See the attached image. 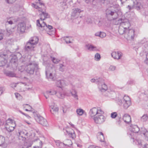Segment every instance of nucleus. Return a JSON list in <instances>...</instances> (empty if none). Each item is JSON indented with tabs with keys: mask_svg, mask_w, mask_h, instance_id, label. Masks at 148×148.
I'll use <instances>...</instances> for the list:
<instances>
[{
	"mask_svg": "<svg viewBox=\"0 0 148 148\" xmlns=\"http://www.w3.org/2000/svg\"><path fill=\"white\" fill-rule=\"evenodd\" d=\"M60 4H61V5H66V3L64 2H61L60 3Z\"/></svg>",
	"mask_w": 148,
	"mask_h": 148,
	"instance_id": "338daca9",
	"label": "nucleus"
},
{
	"mask_svg": "<svg viewBox=\"0 0 148 148\" xmlns=\"http://www.w3.org/2000/svg\"><path fill=\"white\" fill-rule=\"evenodd\" d=\"M145 63L148 65V53H147L146 56V59L144 61Z\"/></svg>",
	"mask_w": 148,
	"mask_h": 148,
	"instance_id": "603ef678",
	"label": "nucleus"
},
{
	"mask_svg": "<svg viewBox=\"0 0 148 148\" xmlns=\"http://www.w3.org/2000/svg\"><path fill=\"white\" fill-rule=\"evenodd\" d=\"M73 12L72 13L71 15L72 16L75 17L76 15L80 13L82 11L78 8H75L73 10Z\"/></svg>",
	"mask_w": 148,
	"mask_h": 148,
	"instance_id": "5701e85b",
	"label": "nucleus"
},
{
	"mask_svg": "<svg viewBox=\"0 0 148 148\" xmlns=\"http://www.w3.org/2000/svg\"><path fill=\"white\" fill-rule=\"evenodd\" d=\"M5 90V88L3 87L0 88V95H1Z\"/></svg>",
	"mask_w": 148,
	"mask_h": 148,
	"instance_id": "864d4df0",
	"label": "nucleus"
},
{
	"mask_svg": "<svg viewBox=\"0 0 148 148\" xmlns=\"http://www.w3.org/2000/svg\"><path fill=\"white\" fill-rule=\"evenodd\" d=\"M56 145L58 146L60 148H61V145H60V142L59 141H58V142H56Z\"/></svg>",
	"mask_w": 148,
	"mask_h": 148,
	"instance_id": "052dcab7",
	"label": "nucleus"
},
{
	"mask_svg": "<svg viewBox=\"0 0 148 148\" xmlns=\"http://www.w3.org/2000/svg\"><path fill=\"white\" fill-rule=\"evenodd\" d=\"M135 82L133 80L131 79L128 81L127 84H132L134 83Z\"/></svg>",
	"mask_w": 148,
	"mask_h": 148,
	"instance_id": "8fccbe9b",
	"label": "nucleus"
},
{
	"mask_svg": "<svg viewBox=\"0 0 148 148\" xmlns=\"http://www.w3.org/2000/svg\"><path fill=\"white\" fill-rule=\"evenodd\" d=\"M16 0H6L7 2L8 3L12 4L14 3Z\"/></svg>",
	"mask_w": 148,
	"mask_h": 148,
	"instance_id": "3c124183",
	"label": "nucleus"
},
{
	"mask_svg": "<svg viewBox=\"0 0 148 148\" xmlns=\"http://www.w3.org/2000/svg\"><path fill=\"white\" fill-rule=\"evenodd\" d=\"M17 61V58L16 56H12L10 58V62L12 64H15Z\"/></svg>",
	"mask_w": 148,
	"mask_h": 148,
	"instance_id": "c756f323",
	"label": "nucleus"
},
{
	"mask_svg": "<svg viewBox=\"0 0 148 148\" xmlns=\"http://www.w3.org/2000/svg\"><path fill=\"white\" fill-rule=\"evenodd\" d=\"M51 110L50 112L53 115H55L58 112L59 110L58 108L57 107L55 104L53 103L50 106Z\"/></svg>",
	"mask_w": 148,
	"mask_h": 148,
	"instance_id": "a211bd4d",
	"label": "nucleus"
},
{
	"mask_svg": "<svg viewBox=\"0 0 148 148\" xmlns=\"http://www.w3.org/2000/svg\"><path fill=\"white\" fill-rule=\"evenodd\" d=\"M37 143L38 144L37 146H35L33 148H42V141L39 139H37L36 140Z\"/></svg>",
	"mask_w": 148,
	"mask_h": 148,
	"instance_id": "393cba45",
	"label": "nucleus"
},
{
	"mask_svg": "<svg viewBox=\"0 0 148 148\" xmlns=\"http://www.w3.org/2000/svg\"><path fill=\"white\" fill-rule=\"evenodd\" d=\"M103 81V79L101 78H99V79H91V81L92 82H96V83H97L98 84V83L101 81Z\"/></svg>",
	"mask_w": 148,
	"mask_h": 148,
	"instance_id": "72a5a7b5",
	"label": "nucleus"
},
{
	"mask_svg": "<svg viewBox=\"0 0 148 148\" xmlns=\"http://www.w3.org/2000/svg\"><path fill=\"white\" fill-rule=\"evenodd\" d=\"M44 20H38L36 21L37 26L39 27L44 28V29L47 30L48 29L49 30H51L53 28V27L49 25H47L46 23L43 21Z\"/></svg>",
	"mask_w": 148,
	"mask_h": 148,
	"instance_id": "39448f33",
	"label": "nucleus"
},
{
	"mask_svg": "<svg viewBox=\"0 0 148 148\" xmlns=\"http://www.w3.org/2000/svg\"><path fill=\"white\" fill-rule=\"evenodd\" d=\"M64 40L66 43H71V42L69 38L68 37H65Z\"/></svg>",
	"mask_w": 148,
	"mask_h": 148,
	"instance_id": "c03bdc74",
	"label": "nucleus"
},
{
	"mask_svg": "<svg viewBox=\"0 0 148 148\" xmlns=\"http://www.w3.org/2000/svg\"><path fill=\"white\" fill-rule=\"evenodd\" d=\"M66 95V93L62 89L57 90L56 96L59 98L63 99Z\"/></svg>",
	"mask_w": 148,
	"mask_h": 148,
	"instance_id": "2eb2a0df",
	"label": "nucleus"
},
{
	"mask_svg": "<svg viewBox=\"0 0 148 148\" xmlns=\"http://www.w3.org/2000/svg\"><path fill=\"white\" fill-rule=\"evenodd\" d=\"M100 113L96 116L93 118L95 122L97 124H101L103 123L105 120V118L103 115L104 112L103 111H101Z\"/></svg>",
	"mask_w": 148,
	"mask_h": 148,
	"instance_id": "7ed1b4c3",
	"label": "nucleus"
},
{
	"mask_svg": "<svg viewBox=\"0 0 148 148\" xmlns=\"http://www.w3.org/2000/svg\"><path fill=\"white\" fill-rule=\"evenodd\" d=\"M46 92L47 94H49L50 95H56L57 91H56V90H52L50 91H47Z\"/></svg>",
	"mask_w": 148,
	"mask_h": 148,
	"instance_id": "f704fd0d",
	"label": "nucleus"
},
{
	"mask_svg": "<svg viewBox=\"0 0 148 148\" xmlns=\"http://www.w3.org/2000/svg\"><path fill=\"white\" fill-rule=\"evenodd\" d=\"M85 47L88 50L90 51H98V49L96 47L92 45L88 44L86 45Z\"/></svg>",
	"mask_w": 148,
	"mask_h": 148,
	"instance_id": "aec40b11",
	"label": "nucleus"
},
{
	"mask_svg": "<svg viewBox=\"0 0 148 148\" xmlns=\"http://www.w3.org/2000/svg\"><path fill=\"white\" fill-rule=\"evenodd\" d=\"M123 108L127 109L131 105V100L130 98L128 96L125 95L123 98Z\"/></svg>",
	"mask_w": 148,
	"mask_h": 148,
	"instance_id": "0eeeda50",
	"label": "nucleus"
},
{
	"mask_svg": "<svg viewBox=\"0 0 148 148\" xmlns=\"http://www.w3.org/2000/svg\"><path fill=\"white\" fill-rule=\"evenodd\" d=\"M21 6L19 5H16L13 8L14 11L16 12L20 10V9L21 8Z\"/></svg>",
	"mask_w": 148,
	"mask_h": 148,
	"instance_id": "58836bf2",
	"label": "nucleus"
},
{
	"mask_svg": "<svg viewBox=\"0 0 148 148\" xmlns=\"http://www.w3.org/2000/svg\"><path fill=\"white\" fill-rule=\"evenodd\" d=\"M95 146L93 145H90L88 147V148H95Z\"/></svg>",
	"mask_w": 148,
	"mask_h": 148,
	"instance_id": "774afa93",
	"label": "nucleus"
},
{
	"mask_svg": "<svg viewBox=\"0 0 148 148\" xmlns=\"http://www.w3.org/2000/svg\"><path fill=\"white\" fill-rule=\"evenodd\" d=\"M28 135V132L25 130H22L17 133V135L18 136L19 138L20 139L21 138H23V140L25 139L26 138H27Z\"/></svg>",
	"mask_w": 148,
	"mask_h": 148,
	"instance_id": "9d476101",
	"label": "nucleus"
},
{
	"mask_svg": "<svg viewBox=\"0 0 148 148\" xmlns=\"http://www.w3.org/2000/svg\"><path fill=\"white\" fill-rule=\"evenodd\" d=\"M106 36V34L105 33L100 32V37L101 38H103L105 37Z\"/></svg>",
	"mask_w": 148,
	"mask_h": 148,
	"instance_id": "09e8293b",
	"label": "nucleus"
},
{
	"mask_svg": "<svg viewBox=\"0 0 148 148\" xmlns=\"http://www.w3.org/2000/svg\"><path fill=\"white\" fill-rule=\"evenodd\" d=\"M33 5V7L34 8L37 9H38L39 12H41V13L40 14V20H44L46 18L49 17V15L47 13L45 12L43 10L42 8H41L35 4H34Z\"/></svg>",
	"mask_w": 148,
	"mask_h": 148,
	"instance_id": "20e7f679",
	"label": "nucleus"
},
{
	"mask_svg": "<svg viewBox=\"0 0 148 148\" xmlns=\"http://www.w3.org/2000/svg\"><path fill=\"white\" fill-rule=\"evenodd\" d=\"M76 112L78 115L81 116L83 114L84 111L82 109L80 108L77 110Z\"/></svg>",
	"mask_w": 148,
	"mask_h": 148,
	"instance_id": "e433bc0d",
	"label": "nucleus"
},
{
	"mask_svg": "<svg viewBox=\"0 0 148 148\" xmlns=\"http://www.w3.org/2000/svg\"><path fill=\"white\" fill-rule=\"evenodd\" d=\"M100 32H98L96 33L95 34V35L96 36H100Z\"/></svg>",
	"mask_w": 148,
	"mask_h": 148,
	"instance_id": "0e129e2a",
	"label": "nucleus"
},
{
	"mask_svg": "<svg viewBox=\"0 0 148 148\" xmlns=\"http://www.w3.org/2000/svg\"><path fill=\"white\" fill-rule=\"evenodd\" d=\"M132 132L134 133H137L139 130V129L136 125H133L130 126Z\"/></svg>",
	"mask_w": 148,
	"mask_h": 148,
	"instance_id": "4be33fe9",
	"label": "nucleus"
},
{
	"mask_svg": "<svg viewBox=\"0 0 148 148\" xmlns=\"http://www.w3.org/2000/svg\"><path fill=\"white\" fill-rule=\"evenodd\" d=\"M5 75L10 77H16V74L13 72L11 71H7L5 73Z\"/></svg>",
	"mask_w": 148,
	"mask_h": 148,
	"instance_id": "cd10ccee",
	"label": "nucleus"
},
{
	"mask_svg": "<svg viewBox=\"0 0 148 148\" xmlns=\"http://www.w3.org/2000/svg\"><path fill=\"white\" fill-rule=\"evenodd\" d=\"M60 145H61V147H63L64 145H65L64 141L63 143L60 142Z\"/></svg>",
	"mask_w": 148,
	"mask_h": 148,
	"instance_id": "680f3d73",
	"label": "nucleus"
},
{
	"mask_svg": "<svg viewBox=\"0 0 148 148\" xmlns=\"http://www.w3.org/2000/svg\"><path fill=\"white\" fill-rule=\"evenodd\" d=\"M65 145L70 147L72 145V143L71 140L69 139H66L64 141Z\"/></svg>",
	"mask_w": 148,
	"mask_h": 148,
	"instance_id": "bb28decb",
	"label": "nucleus"
},
{
	"mask_svg": "<svg viewBox=\"0 0 148 148\" xmlns=\"http://www.w3.org/2000/svg\"><path fill=\"white\" fill-rule=\"evenodd\" d=\"M140 3H137V5L136 7L137 10H140V9L141 7L140 6Z\"/></svg>",
	"mask_w": 148,
	"mask_h": 148,
	"instance_id": "4d7b16f0",
	"label": "nucleus"
},
{
	"mask_svg": "<svg viewBox=\"0 0 148 148\" xmlns=\"http://www.w3.org/2000/svg\"><path fill=\"white\" fill-rule=\"evenodd\" d=\"M71 93L72 96L75 99L77 100H78V98L77 95V92L75 90H73L71 92Z\"/></svg>",
	"mask_w": 148,
	"mask_h": 148,
	"instance_id": "7c9ffc66",
	"label": "nucleus"
},
{
	"mask_svg": "<svg viewBox=\"0 0 148 148\" xmlns=\"http://www.w3.org/2000/svg\"><path fill=\"white\" fill-rule=\"evenodd\" d=\"M117 10H113L112 8L110 9H107L106 10V14L107 17L111 16H112L114 15L115 16L114 17V18H115L118 17V14L117 13Z\"/></svg>",
	"mask_w": 148,
	"mask_h": 148,
	"instance_id": "1a4fd4ad",
	"label": "nucleus"
},
{
	"mask_svg": "<svg viewBox=\"0 0 148 148\" xmlns=\"http://www.w3.org/2000/svg\"><path fill=\"white\" fill-rule=\"evenodd\" d=\"M86 22L88 24L91 23L92 22L91 19L89 18H87L86 20Z\"/></svg>",
	"mask_w": 148,
	"mask_h": 148,
	"instance_id": "6e6d98bb",
	"label": "nucleus"
},
{
	"mask_svg": "<svg viewBox=\"0 0 148 148\" xmlns=\"http://www.w3.org/2000/svg\"><path fill=\"white\" fill-rule=\"evenodd\" d=\"M51 58V60L53 61V62L55 63V64H57L60 61V60L57 59H56L55 58Z\"/></svg>",
	"mask_w": 148,
	"mask_h": 148,
	"instance_id": "79ce46f5",
	"label": "nucleus"
},
{
	"mask_svg": "<svg viewBox=\"0 0 148 148\" xmlns=\"http://www.w3.org/2000/svg\"><path fill=\"white\" fill-rule=\"evenodd\" d=\"M101 58V56L100 54L98 53H96L95 56V59L97 61H99Z\"/></svg>",
	"mask_w": 148,
	"mask_h": 148,
	"instance_id": "ea45409f",
	"label": "nucleus"
},
{
	"mask_svg": "<svg viewBox=\"0 0 148 148\" xmlns=\"http://www.w3.org/2000/svg\"><path fill=\"white\" fill-rule=\"evenodd\" d=\"M46 75L47 78L52 80L53 79V77L52 73H50L48 70L46 71Z\"/></svg>",
	"mask_w": 148,
	"mask_h": 148,
	"instance_id": "a878e982",
	"label": "nucleus"
},
{
	"mask_svg": "<svg viewBox=\"0 0 148 148\" xmlns=\"http://www.w3.org/2000/svg\"><path fill=\"white\" fill-rule=\"evenodd\" d=\"M117 102L118 104L120 106L121 105L122 103V101L121 99H119Z\"/></svg>",
	"mask_w": 148,
	"mask_h": 148,
	"instance_id": "13d9d810",
	"label": "nucleus"
},
{
	"mask_svg": "<svg viewBox=\"0 0 148 148\" xmlns=\"http://www.w3.org/2000/svg\"><path fill=\"white\" fill-rule=\"evenodd\" d=\"M98 136H99V138L101 142H104L105 141V139L104 137L103 134L102 132L99 133Z\"/></svg>",
	"mask_w": 148,
	"mask_h": 148,
	"instance_id": "2f4dec72",
	"label": "nucleus"
},
{
	"mask_svg": "<svg viewBox=\"0 0 148 148\" xmlns=\"http://www.w3.org/2000/svg\"><path fill=\"white\" fill-rule=\"evenodd\" d=\"M147 115H144L141 118V121H145L147 119Z\"/></svg>",
	"mask_w": 148,
	"mask_h": 148,
	"instance_id": "a18cd8bd",
	"label": "nucleus"
},
{
	"mask_svg": "<svg viewBox=\"0 0 148 148\" xmlns=\"http://www.w3.org/2000/svg\"><path fill=\"white\" fill-rule=\"evenodd\" d=\"M39 39L36 36L31 37L26 44L25 47V51L29 52L34 51V48L38 43Z\"/></svg>",
	"mask_w": 148,
	"mask_h": 148,
	"instance_id": "f257e3e1",
	"label": "nucleus"
},
{
	"mask_svg": "<svg viewBox=\"0 0 148 148\" xmlns=\"http://www.w3.org/2000/svg\"><path fill=\"white\" fill-rule=\"evenodd\" d=\"M69 136L73 139H74L76 137V135L74 131L71 129H68L65 130Z\"/></svg>",
	"mask_w": 148,
	"mask_h": 148,
	"instance_id": "6ab92c4d",
	"label": "nucleus"
},
{
	"mask_svg": "<svg viewBox=\"0 0 148 148\" xmlns=\"http://www.w3.org/2000/svg\"><path fill=\"white\" fill-rule=\"evenodd\" d=\"M24 64L26 65L25 70L26 72L30 74H34L38 69V64L34 63L28 62L27 61L24 62Z\"/></svg>",
	"mask_w": 148,
	"mask_h": 148,
	"instance_id": "f03ea898",
	"label": "nucleus"
},
{
	"mask_svg": "<svg viewBox=\"0 0 148 148\" xmlns=\"http://www.w3.org/2000/svg\"><path fill=\"white\" fill-rule=\"evenodd\" d=\"M123 120L125 122L127 123H129L131 121L130 116L127 114L124 115L123 117Z\"/></svg>",
	"mask_w": 148,
	"mask_h": 148,
	"instance_id": "412c9836",
	"label": "nucleus"
},
{
	"mask_svg": "<svg viewBox=\"0 0 148 148\" xmlns=\"http://www.w3.org/2000/svg\"><path fill=\"white\" fill-rule=\"evenodd\" d=\"M127 32L125 33V35H127V38L129 40L133 39L134 36V31L133 29H130L127 30Z\"/></svg>",
	"mask_w": 148,
	"mask_h": 148,
	"instance_id": "ddd939ff",
	"label": "nucleus"
},
{
	"mask_svg": "<svg viewBox=\"0 0 148 148\" xmlns=\"http://www.w3.org/2000/svg\"><path fill=\"white\" fill-rule=\"evenodd\" d=\"M6 55L1 54L0 55V66H4L7 62V60L5 59Z\"/></svg>",
	"mask_w": 148,
	"mask_h": 148,
	"instance_id": "f3484780",
	"label": "nucleus"
},
{
	"mask_svg": "<svg viewBox=\"0 0 148 148\" xmlns=\"http://www.w3.org/2000/svg\"><path fill=\"white\" fill-rule=\"evenodd\" d=\"M5 142V138L3 136H0V146H2L4 145Z\"/></svg>",
	"mask_w": 148,
	"mask_h": 148,
	"instance_id": "473e14b6",
	"label": "nucleus"
},
{
	"mask_svg": "<svg viewBox=\"0 0 148 148\" xmlns=\"http://www.w3.org/2000/svg\"><path fill=\"white\" fill-rule=\"evenodd\" d=\"M25 29V25L23 22L19 23L18 25L17 31L20 34L24 33Z\"/></svg>",
	"mask_w": 148,
	"mask_h": 148,
	"instance_id": "9b49d317",
	"label": "nucleus"
},
{
	"mask_svg": "<svg viewBox=\"0 0 148 148\" xmlns=\"http://www.w3.org/2000/svg\"><path fill=\"white\" fill-rule=\"evenodd\" d=\"M116 67L113 66H110L109 68V70L110 71H112L115 70Z\"/></svg>",
	"mask_w": 148,
	"mask_h": 148,
	"instance_id": "de8ad7c7",
	"label": "nucleus"
},
{
	"mask_svg": "<svg viewBox=\"0 0 148 148\" xmlns=\"http://www.w3.org/2000/svg\"><path fill=\"white\" fill-rule=\"evenodd\" d=\"M19 112L21 113H22V114H23L25 115V116H26L27 117H30L27 114H25L23 112H21V110H19Z\"/></svg>",
	"mask_w": 148,
	"mask_h": 148,
	"instance_id": "bf43d9fd",
	"label": "nucleus"
},
{
	"mask_svg": "<svg viewBox=\"0 0 148 148\" xmlns=\"http://www.w3.org/2000/svg\"><path fill=\"white\" fill-rule=\"evenodd\" d=\"M143 134L145 136L146 139L148 141V131L146 130V131L143 133Z\"/></svg>",
	"mask_w": 148,
	"mask_h": 148,
	"instance_id": "49530a36",
	"label": "nucleus"
},
{
	"mask_svg": "<svg viewBox=\"0 0 148 148\" xmlns=\"http://www.w3.org/2000/svg\"><path fill=\"white\" fill-rule=\"evenodd\" d=\"M102 111L101 109H99L95 107H94L90 109L89 112V114L91 117H94L100 113V111Z\"/></svg>",
	"mask_w": 148,
	"mask_h": 148,
	"instance_id": "6e6552de",
	"label": "nucleus"
},
{
	"mask_svg": "<svg viewBox=\"0 0 148 148\" xmlns=\"http://www.w3.org/2000/svg\"><path fill=\"white\" fill-rule=\"evenodd\" d=\"M3 34L1 32H0V41L3 39Z\"/></svg>",
	"mask_w": 148,
	"mask_h": 148,
	"instance_id": "5fc2aeb1",
	"label": "nucleus"
},
{
	"mask_svg": "<svg viewBox=\"0 0 148 148\" xmlns=\"http://www.w3.org/2000/svg\"><path fill=\"white\" fill-rule=\"evenodd\" d=\"M117 114L116 112H112L111 114V117L112 118H115L117 116Z\"/></svg>",
	"mask_w": 148,
	"mask_h": 148,
	"instance_id": "37998d69",
	"label": "nucleus"
},
{
	"mask_svg": "<svg viewBox=\"0 0 148 148\" xmlns=\"http://www.w3.org/2000/svg\"><path fill=\"white\" fill-rule=\"evenodd\" d=\"M66 68L65 66L62 64H60L59 65V70L60 71L63 72L64 71Z\"/></svg>",
	"mask_w": 148,
	"mask_h": 148,
	"instance_id": "4c0bfd02",
	"label": "nucleus"
},
{
	"mask_svg": "<svg viewBox=\"0 0 148 148\" xmlns=\"http://www.w3.org/2000/svg\"><path fill=\"white\" fill-rule=\"evenodd\" d=\"M37 121L40 124L44 126H47L48 125L47 120L41 116H37Z\"/></svg>",
	"mask_w": 148,
	"mask_h": 148,
	"instance_id": "f8f14e48",
	"label": "nucleus"
},
{
	"mask_svg": "<svg viewBox=\"0 0 148 148\" xmlns=\"http://www.w3.org/2000/svg\"><path fill=\"white\" fill-rule=\"evenodd\" d=\"M56 84L58 87L61 88L65 84V82L64 80H60L56 82Z\"/></svg>",
	"mask_w": 148,
	"mask_h": 148,
	"instance_id": "b1692460",
	"label": "nucleus"
},
{
	"mask_svg": "<svg viewBox=\"0 0 148 148\" xmlns=\"http://www.w3.org/2000/svg\"><path fill=\"white\" fill-rule=\"evenodd\" d=\"M13 123V120L9 119L6 121V126L12 125Z\"/></svg>",
	"mask_w": 148,
	"mask_h": 148,
	"instance_id": "c9c22d12",
	"label": "nucleus"
},
{
	"mask_svg": "<svg viewBox=\"0 0 148 148\" xmlns=\"http://www.w3.org/2000/svg\"><path fill=\"white\" fill-rule=\"evenodd\" d=\"M16 86V85L14 83H13L11 84V87H15Z\"/></svg>",
	"mask_w": 148,
	"mask_h": 148,
	"instance_id": "69168bd1",
	"label": "nucleus"
},
{
	"mask_svg": "<svg viewBox=\"0 0 148 148\" xmlns=\"http://www.w3.org/2000/svg\"><path fill=\"white\" fill-rule=\"evenodd\" d=\"M99 87V89L102 92H104L107 89V85L104 83V81H101L98 83Z\"/></svg>",
	"mask_w": 148,
	"mask_h": 148,
	"instance_id": "4468645a",
	"label": "nucleus"
},
{
	"mask_svg": "<svg viewBox=\"0 0 148 148\" xmlns=\"http://www.w3.org/2000/svg\"><path fill=\"white\" fill-rule=\"evenodd\" d=\"M119 21H121V24L122 23H124V24H125V27H127L126 23H127V22L130 24L129 21L128 20L126 19H121Z\"/></svg>",
	"mask_w": 148,
	"mask_h": 148,
	"instance_id": "a19ab883",
	"label": "nucleus"
},
{
	"mask_svg": "<svg viewBox=\"0 0 148 148\" xmlns=\"http://www.w3.org/2000/svg\"><path fill=\"white\" fill-rule=\"evenodd\" d=\"M8 23L10 24H13V22L12 21H7L6 22V24Z\"/></svg>",
	"mask_w": 148,
	"mask_h": 148,
	"instance_id": "e2e57ef3",
	"label": "nucleus"
},
{
	"mask_svg": "<svg viewBox=\"0 0 148 148\" xmlns=\"http://www.w3.org/2000/svg\"><path fill=\"white\" fill-rule=\"evenodd\" d=\"M123 55L122 53L120 51L113 52L111 54L113 58L117 60L120 59Z\"/></svg>",
	"mask_w": 148,
	"mask_h": 148,
	"instance_id": "dca6fc26",
	"label": "nucleus"
},
{
	"mask_svg": "<svg viewBox=\"0 0 148 148\" xmlns=\"http://www.w3.org/2000/svg\"><path fill=\"white\" fill-rule=\"evenodd\" d=\"M5 128L8 132H11L14 130V127L12 126V125H7L6 126Z\"/></svg>",
	"mask_w": 148,
	"mask_h": 148,
	"instance_id": "c85d7f7f",
	"label": "nucleus"
},
{
	"mask_svg": "<svg viewBox=\"0 0 148 148\" xmlns=\"http://www.w3.org/2000/svg\"><path fill=\"white\" fill-rule=\"evenodd\" d=\"M125 24L122 23L120 24L121 25L119 27L118 32L120 34L122 35L125 32V31L127 30V29L130 26V24L128 22L126 23L127 27H125Z\"/></svg>",
	"mask_w": 148,
	"mask_h": 148,
	"instance_id": "423d86ee",
	"label": "nucleus"
}]
</instances>
